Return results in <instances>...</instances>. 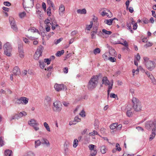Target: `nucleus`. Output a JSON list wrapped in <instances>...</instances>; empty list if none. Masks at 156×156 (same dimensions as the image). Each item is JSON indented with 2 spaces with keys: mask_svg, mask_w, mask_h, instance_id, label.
<instances>
[{
  "mask_svg": "<svg viewBox=\"0 0 156 156\" xmlns=\"http://www.w3.org/2000/svg\"><path fill=\"white\" fill-rule=\"evenodd\" d=\"M98 83V77L97 76H93L89 81L87 85L88 90H92L97 86Z\"/></svg>",
  "mask_w": 156,
  "mask_h": 156,
  "instance_id": "1",
  "label": "nucleus"
},
{
  "mask_svg": "<svg viewBox=\"0 0 156 156\" xmlns=\"http://www.w3.org/2000/svg\"><path fill=\"white\" fill-rule=\"evenodd\" d=\"M132 108L135 112H139L141 110V104L140 101L136 98L133 97L132 100Z\"/></svg>",
  "mask_w": 156,
  "mask_h": 156,
  "instance_id": "2",
  "label": "nucleus"
},
{
  "mask_svg": "<svg viewBox=\"0 0 156 156\" xmlns=\"http://www.w3.org/2000/svg\"><path fill=\"white\" fill-rule=\"evenodd\" d=\"M5 54L8 56L11 55V52L12 51V47L10 44L7 42L3 46Z\"/></svg>",
  "mask_w": 156,
  "mask_h": 156,
  "instance_id": "3",
  "label": "nucleus"
},
{
  "mask_svg": "<svg viewBox=\"0 0 156 156\" xmlns=\"http://www.w3.org/2000/svg\"><path fill=\"white\" fill-rule=\"evenodd\" d=\"M43 49V47L42 45H40L38 47L37 50L34 55V57L35 59L36 60H38L39 57L42 56Z\"/></svg>",
  "mask_w": 156,
  "mask_h": 156,
  "instance_id": "4",
  "label": "nucleus"
},
{
  "mask_svg": "<svg viewBox=\"0 0 156 156\" xmlns=\"http://www.w3.org/2000/svg\"><path fill=\"white\" fill-rule=\"evenodd\" d=\"M53 110L54 111L59 112L62 109V104L60 101H56L53 103Z\"/></svg>",
  "mask_w": 156,
  "mask_h": 156,
  "instance_id": "5",
  "label": "nucleus"
},
{
  "mask_svg": "<svg viewBox=\"0 0 156 156\" xmlns=\"http://www.w3.org/2000/svg\"><path fill=\"white\" fill-rule=\"evenodd\" d=\"M145 64L147 68L151 71L153 70L155 67V63L151 61H147Z\"/></svg>",
  "mask_w": 156,
  "mask_h": 156,
  "instance_id": "6",
  "label": "nucleus"
},
{
  "mask_svg": "<svg viewBox=\"0 0 156 156\" xmlns=\"http://www.w3.org/2000/svg\"><path fill=\"white\" fill-rule=\"evenodd\" d=\"M28 123L31 126L33 127L36 131H37L39 129V128L38 127L39 124L34 119H31L28 122Z\"/></svg>",
  "mask_w": 156,
  "mask_h": 156,
  "instance_id": "7",
  "label": "nucleus"
},
{
  "mask_svg": "<svg viewBox=\"0 0 156 156\" xmlns=\"http://www.w3.org/2000/svg\"><path fill=\"white\" fill-rule=\"evenodd\" d=\"M55 90L57 91H59L62 90H66L67 88L66 86H64L63 84H55L54 86Z\"/></svg>",
  "mask_w": 156,
  "mask_h": 156,
  "instance_id": "8",
  "label": "nucleus"
},
{
  "mask_svg": "<svg viewBox=\"0 0 156 156\" xmlns=\"http://www.w3.org/2000/svg\"><path fill=\"white\" fill-rule=\"evenodd\" d=\"M101 14L102 16H106L109 18L112 17V13L109 10L107 9H105V10L102 11L101 13Z\"/></svg>",
  "mask_w": 156,
  "mask_h": 156,
  "instance_id": "9",
  "label": "nucleus"
},
{
  "mask_svg": "<svg viewBox=\"0 0 156 156\" xmlns=\"http://www.w3.org/2000/svg\"><path fill=\"white\" fill-rule=\"evenodd\" d=\"M51 99L50 97L46 96L44 100V105L47 107L50 106L51 103Z\"/></svg>",
  "mask_w": 156,
  "mask_h": 156,
  "instance_id": "10",
  "label": "nucleus"
},
{
  "mask_svg": "<svg viewBox=\"0 0 156 156\" xmlns=\"http://www.w3.org/2000/svg\"><path fill=\"white\" fill-rule=\"evenodd\" d=\"M9 21L12 28L13 30L16 32H17L18 30V28L14 20L13 19H12V20H11V19H10L9 20Z\"/></svg>",
  "mask_w": 156,
  "mask_h": 156,
  "instance_id": "11",
  "label": "nucleus"
},
{
  "mask_svg": "<svg viewBox=\"0 0 156 156\" xmlns=\"http://www.w3.org/2000/svg\"><path fill=\"white\" fill-rule=\"evenodd\" d=\"M90 150L91 151L90 154H91L92 153H94L95 152H96V155L97 153V150L96 148H95V147H96V146L93 144H90L88 146Z\"/></svg>",
  "mask_w": 156,
  "mask_h": 156,
  "instance_id": "12",
  "label": "nucleus"
},
{
  "mask_svg": "<svg viewBox=\"0 0 156 156\" xmlns=\"http://www.w3.org/2000/svg\"><path fill=\"white\" fill-rule=\"evenodd\" d=\"M13 73L14 75H19L21 74L20 70L17 66L14 67L13 70Z\"/></svg>",
  "mask_w": 156,
  "mask_h": 156,
  "instance_id": "13",
  "label": "nucleus"
},
{
  "mask_svg": "<svg viewBox=\"0 0 156 156\" xmlns=\"http://www.w3.org/2000/svg\"><path fill=\"white\" fill-rule=\"evenodd\" d=\"M65 8L63 5H61L59 9V13L60 16H62L65 12Z\"/></svg>",
  "mask_w": 156,
  "mask_h": 156,
  "instance_id": "14",
  "label": "nucleus"
},
{
  "mask_svg": "<svg viewBox=\"0 0 156 156\" xmlns=\"http://www.w3.org/2000/svg\"><path fill=\"white\" fill-rule=\"evenodd\" d=\"M41 144H43L46 145L47 147L50 146V144L48 141L46 139L43 138L41 140Z\"/></svg>",
  "mask_w": 156,
  "mask_h": 156,
  "instance_id": "15",
  "label": "nucleus"
},
{
  "mask_svg": "<svg viewBox=\"0 0 156 156\" xmlns=\"http://www.w3.org/2000/svg\"><path fill=\"white\" fill-rule=\"evenodd\" d=\"M98 27H96L95 28H93L94 31L91 32V35L92 38L93 39L95 38L96 37L95 34L97 33V29Z\"/></svg>",
  "mask_w": 156,
  "mask_h": 156,
  "instance_id": "16",
  "label": "nucleus"
},
{
  "mask_svg": "<svg viewBox=\"0 0 156 156\" xmlns=\"http://www.w3.org/2000/svg\"><path fill=\"white\" fill-rule=\"evenodd\" d=\"M153 122L149 121L147 122L145 124V127L147 129H150L151 128L153 127Z\"/></svg>",
  "mask_w": 156,
  "mask_h": 156,
  "instance_id": "17",
  "label": "nucleus"
},
{
  "mask_svg": "<svg viewBox=\"0 0 156 156\" xmlns=\"http://www.w3.org/2000/svg\"><path fill=\"white\" fill-rule=\"evenodd\" d=\"M100 151L101 153L102 154H104L106 153L108 150V149L105 145H103L100 147Z\"/></svg>",
  "mask_w": 156,
  "mask_h": 156,
  "instance_id": "18",
  "label": "nucleus"
},
{
  "mask_svg": "<svg viewBox=\"0 0 156 156\" xmlns=\"http://www.w3.org/2000/svg\"><path fill=\"white\" fill-rule=\"evenodd\" d=\"M146 74L147 76L149 77L152 80V82L154 83L155 84L156 82L154 79V77L152 76V74H151L148 71L146 72Z\"/></svg>",
  "mask_w": 156,
  "mask_h": 156,
  "instance_id": "19",
  "label": "nucleus"
},
{
  "mask_svg": "<svg viewBox=\"0 0 156 156\" xmlns=\"http://www.w3.org/2000/svg\"><path fill=\"white\" fill-rule=\"evenodd\" d=\"M102 83L104 84L105 85H109L110 82L108 80V78L106 77H103L102 80Z\"/></svg>",
  "mask_w": 156,
  "mask_h": 156,
  "instance_id": "20",
  "label": "nucleus"
},
{
  "mask_svg": "<svg viewBox=\"0 0 156 156\" xmlns=\"http://www.w3.org/2000/svg\"><path fill=\"white\" fill-rule=\"evenodd\" d=\"M156 134V129H152V134L150 136L149 140H151L155 137Z\"/></svg>",
  "mask_w": 156,
  "mask_h": 156,
  "instance_id": "21",
  "label": "nucleus"
},
{
  "mask_svg": "<svg viewBox=\"0 0 156 156\" xmlns=\"http://www.w3.org/2000/svg\"><path fill=\"white\" fill-rule=\"evenodd\" d=\"M39 66L41 69H44L45 66L46 64L42 60H40L39 61Z\"/></svg>",
  "mask_w": 156,
  "mask_h": 156,
  "instance_id": "22",
  "label": "nucleus"
},
{
  "mask_svg": "<svg viewBox=\"0 0 156 156\" xmlns=\"http://www.w3.org/2000/svg\"><path fill=\"white\" fill-rule=\"evenodd\" d=\"M77 13L78 14H86L87 13V11L85 9H78L77 11Z\"/></svg>",
  "mask_w": 156,
  "mask_h": 156,
  "instance_id": "23",
  "label": "nucleus"
},
{
  "mask_svg": "<svg viewBox=\"0 0 156 156\" xmlns=\"http://www.w3.org/2000/svg\"><path fill=\"white\" fill-rule=\"evenodd\" d=\"M12 154V151L9 150H6L5 152V156H11Z\"/></svg>",
  "mask_w": 156,
  "mask_h": 156,
  "instance_id": "24",
  "label": "nucleus"
},
{
  "mask_svg": "<svg viewBox=\"0 0 156 156\" xmlns=\"http://www.w3.org/2000/svg\"><path fill=\"white\" fill-rule=\"evenodd\" d=\"M22 101L23 102L22 104H24L26 105L28 102L29 99L25 97H21Z\"/></svg>",
  "mask_w": 156,
  "mask_h": 156,
  "instance_id": "25",
  "label": "nucleus"
},
{
  "mask_svg": "<svg viewBox=\"0 0 156 156\" xmlns=\"http://www.w3.org/2000/svg\"><path fill=\"white\" fill-rule=\"evenodd\" d=\"M132 108H130L128 109L127 108V111L126 112V114L129 117H131L132 116L133 113L131 111Z\"/></svg>",
  "mask_w": 156,
  "mask_h": 156,
  "instance_id": "26",
  "label": "nucleus"
},
{
  "mask_svg": "<svg viewBox=\"0 0 156 156\" xmlns=\"http://www.w3.org/2000/svg\"><path fill=\"white\" fill-rule=\"evenodd\" d=\"M19 119L21 118L23 116H25L27 115V114L26 112H20L19 113L17 114Z\"/></svg>",
  "mask_w": 156,
  "mask_h": 156,
  "instance_id": "27",
  "label": "nucleus"
},
{
  "mask_svg": "<svg viewBox=\"0 0 156 156\" xmlns=\"http://www.w3.org/2000/svg\"><path fill=\"white\" fill-rule=\"evenodd\" d=\"M105 23L109 25H111L112 23L113 20L110 19L109 20H105Z\"/></svg>",
  "mask_w": 156,
  "mask_h": 156,
  "instance_id": "28",
  "label": "nucleus"
},
{
  "mask_svg": "<svg viewBox=\"0 0 156 156\" xmlns=\"http://www.w3.org/2000/svg\"><path fill=\"white\" fill-rule=\"evenodd\" d=\"M41 144V141L39 140H37L35 141V147L37 148L38 146H40Z\"/></svg>",
  "mask_w": 156,
  "mask_h": 156,
  "instance_id": "29",
  "label": "nucleus"
},
{
  "mask_svg": "<svg viewBox=\"0 0 156 156\" xmlns=\"http://www.w3.org/2000/svg\"><path fill=\"white\" fill-rule=\"evenodd\" d=\"M64 52V50H62L61 51H57L55 55L57 57H59L61 56V55H63Z\"/></svg>",
  "mask_w": 156,
  "mask_h": 156,
  "instance_id": "30",
  "label": "nucleus"
},
{
  "mask_svg": "<svg viewBox=\"0 0 156 156\" xmlns=\"http://www.w3.org/2000/svg\"><path fill=\"white\" fill-rule=\"evenodd\" d=\"M117 123H113L110 126V128L111 129H114L117 127Z\"/></svg>",
  "mask_w": 156,
  "mask_h": 156,
  "instance_id": "31",
  "label": "nucleus"
},
{
  "mask_svg": "<svg viewBox=\"0 0 156 156\" xmlns=\"http://www.w3.org/2000/svg\"><path fill=\"white\" fill-rule=\"evenodd\" d=\"M44 127L46 129V130L48 131V132L50 131V129L49 126L48 125V124L47 122H44Z\"/></svg>",
  "mask_w": 156,
  "mask_h": 156,
  "instance_id": "32",
  "label": "nucleus"
},
{
  "mask_svg": "<svg viewBox=\"0 0 156 156\" xmlns=\"http://www.w3.org/2000/svg\"><path fill=\"white\" fill-rule=\"evenodd\" d=\"M93 25V22L92 21H91L90 25H87L86 29L88 30H90L92 27Z\"/></svg>",
  "mask_w": 156,
  "mask_h": 156,
  "instance_id": "33",
  "label": "nucleus"
},
{
  "mask_svg": "<svg viewBox=\"0 0 156 156\" xmlns=\"http://www.w3.org/2000/svg\"><path fill=\"white\" fill-rule=\"evenodd\" d=\"M47 2L48 4L50 5V7H51L54 9L55 7L54 6V5L53 2L51 0H47Z\"/></svg>",
  "mask_w": 156,
  "mask_h": 156,
  "instance_id": "34",
  "label": "nucleus"
},
{
  "mask_svg": "<svg viewBox=\"0 0 156 156\" xmlns=\"http://www.w3.org/2000/svg\"><path fill=\"white\" fill-rule=\"evenodd\" d=\"M63 40V38H61L58 39L57 40H54V44H55L57 45L61 41H62Z\"/></svg>",
  "mask_w": 156,
  "mask_h": 156,
  "instance_id": "35",
  "label": "nucleus"
},
{
  "mask_svg": "<svg viewBox=\"0 0 156 156\" xmlns=\"http://www.w3.org/2000/svg\"><path fill=\"white\" fill-rule=\"evenodd\" d=\"M19 119V117H18L17 114H15V115H12V117H11V118L10 119V121H11L13 119Z\"/></svg>",
  "mask_w": 156,
  "mask_h": 156,
  "instance_id": "36",
  "label": "nucleus"
},
{
  "mask_svg": "<svg viewBox=\"0 0 156 156\" xmlns=\"http://www.w3.org/2000/svg\"><path fill=\"white\" fill-rule=\"evenodd\" d=\"M51 61L50 58H45L44 59V63H46L48 65L50 64Z\"/></svg>",
  "mask_w": 156,
  "mask_h": 156,
  "instance_id": "37",
  "label": "nucleus"
},
{
  "mask_svg": "<svg viewBox=\"0 0 156 156\" xmlns=\"http://www.w3.org/2000/svg\"><path fill=\"white\" fill-rule=\"evenodd\" d=\"M103 33L105 34H106L110 35L112 34V32L111 31H108L106 30L105 29H103L102 30Z\"/></svg>",
  "mask_w": 156,
  "mask_h": 156,
  "instance_id": "38",
  "label": "nucleus"
},
{
  "mask_svg": "<svg viewBox=\"0 0 156 156\" xmlns=\"http://www.w3.org/2000/svg\"><path fill=\"white\" fill-rule=\"evenodd\" d=\"M28 31L30 30L32 32H38L39 33V31L37 29H36L35 28L33 27L30 29H29L28 30Z\"/></svg>",
  "mask_w": 156,
  "mask_h": 156,
  "instance_id": "39",
  "label": "nucleus"
},
{
  "mask_svg": "<svg viewBox=\"0 0 156 156\" xmlns=\"http://www.w3.org/2000/svg\"><path fill=\"white\" fill-rule=\"evenodd\" d=\"M26 13L25 12H21L19 14V16L21 18H24L26 16Z\"/></svg>",
  "mask_w": 156,
  "mask_h": 156,
  "instance_id": "40",
  "label": "nucleus"
},
{
  "mask_svg": "<svg viewBox=\"0 0 156 156\" xmlns=\"http://www.w3.org/2000/svg\"><path fill=\"white\" fill-rule=\"evenodd\" d=\"M78 141L77 139L74 140L73 141V147L74 148H76L78 145Z\"/></svg>",
  "mask_w": 156,
  "mask_h": 156,
  "instance_id": "41",
  "label": "nucleus"
},
{
  "mask_svg": "<svg viewBox=\"0 0 156 156\" xmlns=\"http://www.w3.org/2000/svg\"><path fill=\"white\" fill-rule=\"evenodd\" d=\"M100 50L99 48H97L95 49L94 51V53L95 54H96L100 53Z\"/></svg>",
  "mask_w": 156,
  "mask_h": 156,
  "instance_id": "42",
  "label": "nucleus"
},
{
  "mask_svg": "<svg viewBox=\"0 0 156 156\" xmlns=\"http://www.w3.org/2000/svg\"><path fill=\"white\" fill-rule=\"evenodd\" d=\"M115 147V149L119 151H120L121 150V148L120 147L118 143H117L116 144Z\"/></svg>",
  "mask_w": 156,
  "mask_h": 156,
  "instance_id": "43",
  "label": "nucleus"
},
{
  "mask_svg": "<svg viewBox=\"0 0 156 156\" xmlns=\"http://www.w3.org/2000/svg\"><path fill=\"white\" fill-rule=\"evenodd\" d=\"M110 97L111 98H117V99H118L117 95L115 94L114 93L111 94L110 95Z\"/></svg>",
  "mask_w": 156,
  "mask_h": 156,
  "instance_id": "44",
  "label": "nucleus"
},
{
  "mask_svg": "<svg viewBox=\"0 0 156 156\" xmlns=\"http://www.w3.org/2000/svg\"><path fill=\"white\" fill-rule=\"evenodd\" d=\"M112 53H113V55H111L114 56H115L116 55V54L115 53V51L114 49H112L109 52V54H111Z\"/></svg>",
  "mask_w": 156,
  "mask_h": 156,
  "instance_id": "45",
  "label": "nucleus"
},
{
  "mask_svg": "<svg viewBox=\"0 0 156 156\" xmlns=\"http://www.w3.org/2000/svg\"><path fill=\"white\" fill-rule=\"evenodd\" d=\"M18 49H19L18 51H19V53L23 52V46L21 45H20L19 46Z\"/></svg>",
  "mask_w": 156,
  "mask_h": 156,
  "instance_id": "46",
  "label": "nucleus"
},
{
  "mask_svg": "<svg viewBox=\"0 0 156 156\" xmlns=\"http://www.w3.org/2000/svg\"><path fill=\"white\" fill-rule=\"evenodd\" d=\"M153 45L152 43L150 42H147V43L144 45V47H148L151 46Z\"/></svg>",
  "mask_w": 156,
  "mask_h": 156,
  "instance_id": "47",
  "label": "nucleus"
},
{
  "mask_svg": "<svg viewBox=\"0 0 156 156\" xmlns=\"http://www.w3.org/2000/svg\"><path fill=\"white\" fill-rule=\"evenodd\" d=\"M23 102L22 101L21 97L20 98L17 99L16 101V103L18 104H22Z\"/></svg>",
  "mask_w": 156,
  "mask_h": 156,
  "instance_id": "48",
  "label": "nucleus"
},
{
  "mask_svg": "<svg viewBox=\"0 0 156 156\" xmlns=\"http://www.w3.org/2000/svg\"><path fill=\"white\" fill-rule=\"evenodd\" d=\"M108 59L112 62H115L116 59L115 57H110L108 58Z\"/></svg>",
  "mask_w": 156,
  "mask_h": 156,
  "instance_id": "49",
  "label": "nucleus"
},
{
  "mask_svg": "<svg viewBox=\"0 0 156 156\" xmlns=\"http://www.w3.org/2000/svg\"><path fill=\"white\" fill-rule=\"evenodd\" d=\"M139 72V70L138 69H137L136 70H135L134 69H133L132 70V73H133V76L134 75V73H135L136 74H138Z\"/></svg>",
  "mask_w": 156,
  "mask_h": 156,
  "instance_id": "50",
  "label": "nucleus"
},
{
  "mask_svg": "<svg viewBox=\"0 0 156 156\" xmlns=\"http://www.w3.org/2000/svg\"><path fill=\"white\" fill-rule=\"evenodd\" d=\"M4 144V141L2 139V137H0V145L1 146H2Z\"/></svg>",
  "mask_w": 156,
  "mask_h": 156,
  "instance_id": "51",
  "label": "nucleus"
},
{
  "mask_svg": "<svg viewBox=\"0 0 156 156\" xmlns=\"http://www.w3.org/2000/svg\"><path fill=\"white\" fill-rule=\"evenodd\" d=\"M118 44H120L124 46H125L126 47H127L128 46V44L127 42L126 41H125L123 42V43H119Z\"/></svg>",
  "mask_w": 156,
  "mask_h": 156,
  "instance_id": "52",
  "label": "nucleus"
},
{
  "mask_svg": "<svg viewBox=\"0 0 156 156\" xmlns=\"http://www.w3.org/2000/svg\"><path fill=\"white\" fill-rule=\"evenodd\" d=\"M47 13L48 16H50L51 14V7L49 6L47 9Z\"/></svg>",
  "mask_w": 156,
  "mask_h": 156,
  "instance_id": "53",
  "label": "nucleus"
},
{
  "mask_svg": "<svg viewBox=\"0 0 156 156\" xmlns=\"http://www.w3.org/2000/svg\"><path fill=\"white\" fill-rule=\"evenodd\" d=\"M108 53H105L103 55V57L104 59L105 60H106L108 59Z\"/></svg>",
  "mask_w": 156,
  "mask_h": 156,
  "instance_id": "54",
  "label": "nucleus"
},
{
  "mask_svg": "<svg viewBox=\"0 0 156 156\" xmlns=\"http://www.w3.org/2000/svg\"><path fill=\"white\" fill-rule=\"evenodd\" d=\"M80 115L82 117H84L85 116V112L83 110H82L80 113Z\"/></svg>",
  "mask_w": 156,
  "mask_h": 156,
  "instance_id": "55",
  "label": "nucleus"
},
{
  "mask_svg": "<svg viewBox=\"0 0 156 156\" xmlns=\"http://www.w3.org/2000/svg\"><path fill=\"white\" fill-rule=\"evenodd\" d=\"M3 3L6 6H9L11 5V3L8 2H4Z\"/></svg>",
  "mask_w": 156,
  "mask_h": 156,
  "instance_id": "56",
  "label": "nucleus"
},
{
  "mask_svg": "<svg viewBox=\"0 0 156 156\" xmlns=\"http://www.w3.org/2000/svg\"><path fill=\"white\" fill-rule=\"evenodd\" d=\"M111 83H112V84L111 85H110L109 84L108 87V89H109V90H112V86H113V81L112 80L111 81Z\"/></svg>",
  "mask_w": 156,
  "mask_h": 156,
  "instance_id": "57",
  "label": "nucleus"
},
{
  "mask_svg": "<svg viewBox=\"0 0 156 156\" xmlns=\"http://www.w3.org/2000/svg\"><path fill=\"white\" fill-rule=\"evenodd\" d=\"M129 0H128V1H126V2L125 4H126V9H128V7H129Z\"/></svg>",
  "mask_w": 156,
  "mask_h": 156,
  "instance_id": "58",
  "label": "nucleus"
},
{
  "mask_svg": "<svg viewBox=\"0 0 156 156\" xmlns=\"http://www.w3.org/2000/svg\"><path fill=\"white\" fill-rule=\"evenodd\" d=\"M44 23L47 24V26H48L49 23H50L49 22V20L48 19L45 20L44 21Z\"/></svg>",
  "mask_w": 156,
  "mask_h": 156,
  "instance_id": "59",
  "label": "nucleus"
},
{
  "mask_svg": "<svg viewBox=\"0 0 156 156\" xmlns=\"http://www.w3.org/2000/svg\"><path fill=\"white\" fill-rule=\"evenodd\" d=\"M98 121H95L94 124V126L95 128V129L98 128Z\"/></svg>",
  "mask_w": 156,
  "mask_h": 156,
  "instance_id": "60",
  "label": "nucleus"
},
{
  "mask_svg": "<svg viewBox=\"0 0 156 156\" xmlns=\"http://www.w3.org/2000/svg\"><path fill=\"white\" fill-rule=\"evenodd\" d=\"M80 120V119L79 118L78 116H76L74 119V121L75 122H79Z\"/></svg>",
  "mask_w": 156,
  "mask_h": 156,
  "instance_id": "61",
  "label": "nucleus"
},
{
  "mask_svg": "<svg viewBox=\"0 0 156 156\" xmlns=\"http://www.w3.org/2000/svg\"><path fill=\"white\" fill-rule=\"evenodd\" d=\"M127 27L128 28V29L129 30H131L132 29V27H131V23L130 22L127 23Z\"/></svg>",
  "mask_w": 156,
  "mask_h": 156,
  "instance_id": "62",
  "label": "nucleus"
},
{
  "mask_svg": "<svg viewBox=\"0 0 156 156\" xmlns=\"http://www.w3.org/2000/svg\"><path fill=\"white\" fill-rule=\"evenodd\" d=\"M133 29L134 30H136L137 27V25L136 23H135L133 24Z\"/></svg>",
  "mask_w": 156,
  "mask_h": 156,
  "instance_id": "63",
  "label": "nucleus"
},
{
  "mask_svg": "<svg viewBox=\"0 0 156 156\" xmlns=\"http://www.w3.org/2000/svg\"><path fill=\"white\" fill-rule=\"evenodd\" d=\"M34 154L32 152H29L27 154V156H34Z\"/></svg>",
  "mask_w": 156,
  "mask_h": 156,
  "instance_id": "64",
  "label": "nucleus"
}]
</instances>
